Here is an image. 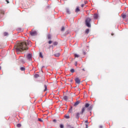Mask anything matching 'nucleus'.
Instances as JSON below:
<instances>
[{
    "instance_id": "f257e3e1",
    "label": "nucleus",
    "mask_w": 128,
    "mask_h": 128,
    "mask_svg": "<svg viewBox=\"0 0 128 128\" xmlns=\"http://www.w3.org/2000/svg\"><path fill=\"white\" fill-rule=\"evenodd\" d=\"M30 44V41L28 40H26L24 42H19L16 46H14V48L16 52H22V50H26L28 49V46Z\"/></svg>"
},
{
    "instance_id": "f03ea898",
    "label": "nucleus",
    "mask_w": 128,
    "mask_h": 128,
    "mask_svg": "<svg viewBox=\"0 0 128 128\" xmlns=\"http://www.w3.org/2000/svg\"><path fill=\"white\" fill-rule=\"evenodd\" d=\"M91 20H92L90 19V18H87L86 20V26H88V28H90L91 26V25H90Z\"/></svg>"
},
{
    "instance_id": "7ed1b4c3",
    "label": "nucleus",
    "mask_w": 128,
    "mask_h": 128,
    "mask_svg": "<svg viewBox=\"0 0 128 128\" xmlns=\"http://www.w3.org/2000/svg\"><path fill=\"white\" fill-rule=\"evenodd\" d=\"M26 58L28 60H32V54H28L26 56Z\"/></svg>"
},
{
    "instance_id": "20e7f679",
    "label": "nucleus",
    "mask_w": 128,
    "mask_h": 128,
    "mask_svg": "<svg viewBox=\"0 0 128 128\" xmlns=\"http://www.w3.org/2000/svg\"><path fill=\"white\" fill-rule=\"evenodd\" d=\"M85 110H86V108H84V107L82 108L81 112H80V114L83 115L84 112Z\"/></svg>"
},
{
    "instance_id": "39448f33",
    "label": "nucleus",
    "mask_w": 128,
    "mask_h": 128,
    "mask_svg": "<svg viewBox=\"0 0 128 128\" xmlns=\"http://www.w3.org/2000/svg\"><path fill=\"white\" fill-rule=\"evenodd\" d=\"M30 34L32 36H36V34H38V33L36 32V31H33L30 32Z\"/></svg>"
},
{
    "instance_id": "423d86ee",
    "label": "nucleus",
    "mask_w": 128,
    "mask_h": 128,
    "mask_svg": "<svg viewBox=\"0 0 128 128\" xmlns=\"http://www.w3.org/2000/svg\"><path fill=\"white\" fill-rule=\"evenodd\" d=\"M75 82L76 84H80V78H76L75 79Z\"/></svg>"
},
{
    "instance_id": "0eeeda50",
    "label": "nucleus",
    "mask_w": 128,
    "mask_h": 128,
    "mask_svg": "<svg viewBox=\"0 0 128 128\" xmlns=\"http://www.w3.org/2000/svg\"><path fill=\"white\" fill-rule=\"evenodd\" d=\"M80 113L77 112L76 114V118H77L78 120V118H80Z\"/></svg>"
},
{
    "instance_id": "6e6552de",
    "label": "nucleus",
    "mask_w": 128,
    "mask_h": 128,
    "mask_svg": "<svg viewBox=\"0 0 128 128\" xmlns=\"http://www.w3.org/2000/svg\"><path fill=\"white\" fill-rule=\"evenodd\" d=\"M80 101L76 102L74 104V106H78V104H80Z\"/></svg>"
},
{
    "instance_id": "1a4fd4ad",
    "label": "nucleus",
    "mask_w": 128,
    "mask_h": 128,
    "mask_svg": "<svg viewBox=\"0 0 128 128\" xmlns=\"http://www.w3.org/2000/svg\"><path fill=\"white\" fill-rule=\"evenodd\" d=\"M63 99L64 100H68V96H64Z\"/></svg>"
},
{
    "instance_id": "9d476101",
    "label": "nucleus",
    "mask_w": 128,
    "mask_h": 128,
    "mask_svg": "<svg viewBox=\"0 0 128 128\" xmlns=\"http://www.w3.org/2000/svg\"><path fill=\"white\" fill-rule=\"evenodd\" d=\"M98 14H94V18L96 20V19H98Z\"/></svg>"
},
{
    "instance_id": "9b49d317",
    "label": "nucleus",
    "mask_w": 128,
    "mask_h": 128,
    "mask_svg": "<svg viewBox=\"0 0 128 128\" xmlns=\"http://www.w3.org/2000/svg\"><path fill=\"white\" fill-rule=\"evenodd\" d=\"M19 60H20V61L21 62H24V59H23L22 57H20V58H19Z\"/></svg>"
},
{
    "instance_id": "f8f14e48",
    "label": "nucleus",
    "mask_w": 128,
    "mask_h": 128,
    "mask_svg": "<svg viewBox=\"0 0 128 128\" xmlns=\"http://www.w3.org/2000/svg\"><path fill=\"white\" fill-rule=\"evenodd\" d=\"M66 12L67 14H70V9L66 8Z\"/></svg>"
},
{
    "instance_id": "ddd939ff",
    "label": "nucleus",
    "mask_w": 128,
    "mask_h": 128,
    "mask_svg": "<svg viewBox=\"0 0 128 128\" xmlns=\"http://www.w3.org/2000/svg\"><path fill=\"white\" fill-rule=\"evenodd\" d=\"M39 56H40V58H44V56H42V52H40Z\"/></svg>"
},
{
    "instance_id": "4468645a",
    "label": "nucleus",
    "mask_w": 128,
    "mask_h": 128,
    "mask_svg": "<svg viewBox=\"0 0 128 128\" xmlns=\"http://www.w3.org/2000/svg\"><path fill=\"white\" fill-rule=\"evenodd\" d=\"M54 56H55L56 58H58V56H60V53H57V54H55Z\"/></svg>"
},
{
    "instance_id": "2eb2a0df",
    "label": "nucleus",
    "mask_w": 128,
    "mask_h": 128,
    "mask_svg": "<svg viewBox=\"0 0 128 128\" xmlns=\"http://www.w3.org/2000/svg\"><path fill=\"white\" fill-rule=\"evenodd\" d=\"M90 106V104L88 103H86L85 104V107L84 108H88Z\"/></svg>"
},
{
    "instance_id": "dca6fc26",
    "label": "nucleus",
    "mask_w": 128,
    "mask_h": 128,
    "mask_svg": "<svg viewBox=\"0 0 128 128\" xmlns=\"http://www.w3.org/2000/svg\"><path fill=\"white\" fill-rule=\"evenodd\" d=\"M64 118H67L68 120V118H70V115H65L64 116Z\"/></svg>"
},
{
    "instance_id": "f3484780",
    "label": "nucleus",
    "mask_w": 128,
    "mask_h": 128,
    "mask_svg": "<svg viewBox=\"0 0 128 128\" xmlns=\"http://www.w3.org/2000/svg\"><path fill=\"white\" fill-rule=\"evenodd\" d=\"M4 36H8V33L7 32H4Z\"/></svg>"
},
{
    "instance_id": "a211bd4d",
    "label": "nucleus",
    "mask_w": 128,
    "mask_h": 128,
    "mask_svg": "<svg viewBox=\"0 0 128 128\" xmlns=\"http://www.w3.org/2000/svg\"><path fill=\"white\" fill-rule=\"evenodd\" d=\"M80 12V8H77L76 9V12Z\"/></svg>"
},
{
    "instance_id": "6ab92c4d",
    "label": "nucleus",
    "mask_w": 128,
    "mask_h": 128,
    "mask_svg": "<svg viewBox=\"0 0 128 128\" xmlns=\"http://www.w3.org/2000/svg\"><path fill=\"white\" fill-rule=\"evenodd\" d=\"M86 34H88L90 32V29H86L85 31Z\"/></svg>"
},
{
    "instance_id": "aec40b11",
    "label": "nucleus",
    "mask_w": 128,
    "mask_h": 128,
    "mask_svg": "<svg viewBox=\"0 0 128 128\" xmlns=\"http://www.w3.org/2000/svg\"><path fill=\"white\" fill-rule=\"evenodd\" d=\"M48 40H50L52 38V36H50V34H48Z\"/></svg>"
},
{
    "instance_id": "412c9836",
    "label": "nucleus",
    "mask_w": 128,
    "mask_h": 128,
    "mask_svg": "<svg viewBox=\"0 0 128 128\" xmlns=\"http://www.w3.org/2000/svg\"><path fill=\"white\" fill-rule=\"evenodd\" d=\"M44 86L45 88L44 92H46V90H48V87L46 86V85H44Z\"/></svg>"
},
{
    "instance_id": "4be33fe9",
    "label": "nucleus",
    "mask_w": 128,
    "mask_h": 128,
    "mask_svg": "<svg viewBox=\"0 0 128 128\" xmlns=\"http://www.w3.org/2000/svg\"><path fill=\"white\" fill-rule=\"evenodd\" d=\"M92 109V106H90L88 108V110H91Z\"/></svg>"
},
{
    "instance_id": "5701e85b",
    "label": "nucleus",
    "mask_w": 128,
    "mask_h": 128,
    "mask_svg": "<svg viewBox=\"0 0 128 128\" xmlns=\"http://www.w3.org/2000/svg\"><path fill=\"white\" fill-rule=\"evenodd\" d=\"M75 58H80V55L78 54H74Z\"/></svg>"
},
{
    "instance_id": "b1692460",
    "label": "nucleus",
    "mask_w": 128,
    "mask_h": 128,
    "mask_svg": "<svg viewBox=\"0 0 128 128\" xmlns=\"http://www.w3.org/2000/svg\"><path fill=\"white\" fill-rule=\"evenodd\" d=\"M20 70H26V68H25L24 67H21V68H20Z\"/></svg>"
},
{
    "instance_id": "393cba45",
    "label": "nucleus",
    "mask_w": 128,
    "mask_h": 128,
    "mask_svg": "<svg viewBox=\"0 0 128 128\" xmlns=\"http://www.w3.org/2000/svg\"><path fill=\"white\" fill-rule=\"evenodd\" d=\"M70 72H74V69L72 68L70 70Z\"/></svg>"
},
{
    "instance_id": "a878e982",
    "label": "nucleus",
    "mask_w": 128,
    "mask_h": 128,
    "mask_svg": "<svg viewBox=\"0 0 128 128\" xmlns=\"http://www.w3.org/2000/svg\"><path fill=\"white\" fill-rule=\"evenodd\" d=\"M40 77V75L38 74H36L34 75V78H39Z\"/></svg>"
},
{
    "instance_id": "bb28decb",
    "label": "nucleus",
    "mask_w": 128,
    "mask_h": 128,
    "mask_svg": "<svg viewBox=\"0 0 128 128\" xmlns=\"http://www.w3.org/2000/svg\"><path fill=\"white\" fill-rule=\"evenodd\" d=\"M17 126L18 128H20V126H22V124H17Z\"/></svg>"
},
{
    "instance_id": "cd10ccee",
    "label": "nucleus",
    "mask_w": 128,
    "mask_h": 128,
    "mask_svg": "<svg viewBox=\"0 0 128 128\" xmlns=\"http://www.w3.org/2000/svg\"><path fill=\"white\" fill-rule=\"evenodd\" d=\"M122 18H126V14H124L122 15Z\"/></svg>"
},
{
    "instance_id": "c85d7f7f",
    "label": "nucleus",
    "mask_w": 128,
    "mask_h": 128,
    "mask_svg": "<svg viewBox=\"0 0 128 128\" xmlns=\"http://www.w3.org/2000/svg\"><path fill=\"white\" fill-rule=\"evenodd\" d=\"M18 32H22V28H18Z\"/></svg>"
},
{
    "instance_id": "c756f323",
    "label": "nucleus",
    "mask_w": 128,
    "mask_h": 128,
    "mask_svg": "<svg viewBox=\"0 0 128 128\" xmlns=\"http://www.w3.org/2000/svg\"><path fill=\"white\" fill-rule=\"evenodd\" d=\"M61 30H62V32H64V27L62 26V28Z\"/></svg>"
},
{
    "instance_id": "7c9ffc66",
    "label": "nucleus",
    "mask_w": 128,
    "mask_h": 128,
    "mask_svg": "<svg viewBox=\"0 0 128 128\" xmlns=\"http://www.w3.org/2000/svg\"><path fill=\"white\" fill-rule=\"evenodd\" d=\"M60 128H64V124H60Z\"/></svg>"
},
{
    "instance_id": "2f4dec72",
    "label": "nucleus",
    "mask_w": 128,
    "mask_h": 128,
    "mask_svg": "<svg viewBox=\"0 0 128 128\" xmlns=\"http://www.w3.org/2000/svg\"><path fill=\"white\" fill-rule=\"evenodd\" d=\"M68 128H74L73 126H70V125H68Z\"/></svg>"
},
{
    "instance_id": "473e14b6",
    "label": "nucleus",
    "mask_w": 128,
    "mask_h": 128,
    "mask_svg": "<svg viewBox=\"0 0 128 128\" xmlns=\"http://www.w3.org/2000/svg\"><path fill=\"white\" fill-rule=\"evenodd\" d=\"M54 46H58V43H57V42H54Z\"/></svg>"
},
{
    "instance_id": "72a5a7b5",
    "label": "nucleus",
    "mask_w": 128,
    "mask_h": 128,
    "mask_svg": "<svg viewBox=\"0 0 128 128\" xmlns=\"http://www.w3.org/2000/svg\"><path fill=\"white\" fill-rule=\"evenodd\" d=\"M52 42V40H50V41L48 42L49 44H50Z\"/></svg>"
},
{
    "instance_id": "f704fd0d",
    "label": "nucleus",
    "mask_w": 128,
    "mask_h": 128,
    "mask_svg": "<svg viewBox=\"0 0 128 128\" xmlns=\"http://www.w3.org/2000/svg\"><path fill=\"white\" fill-rule=\"evenodd\" d=\"M1 14H4V11H2V12H1Z\"/></svg>"
},
{
    "instance_id": "c9c22d12",
    "label": "nucleus",
    "mask_w": 128,
    "mask_h": 128,
    "mask_svg": "<svg viewBox=\"0 0 128 128\" xmlns=\"http://www.w3.org/2000/svg\"><path fill=\"white\" fill-rule=\"evenodd\" d=\"M84 4H82L81 5L82 8H84Z\"/></svg>"
},
{
    "instance_id": "e433bc0d",
    "label": "nucleus",
    "mask_w": 128,
    "mask_h": 128,
    "mask_svg": "<svg viewBox=\"0 0 128 128\" xmlns=\"http://www.w3.org/2000/svg\"><path fill=\"white\" fill-rule=\"evenodd\" d=\"M39 122H42V120L40 118H38Z\"/></svg>"
},
{
    "instance_id": "4c0bfd02",
    "label": "nucleus",
    "mask_w": 128,
    "mask_h": 128,
    "mask_svg": "<svg viewBox=\"0 0 128 128\" xmlns=\"http://www.w3.org/2000/svg\"><path fill=\"white\" fill-rule=\"evenodd\" d=\"M77 64H78V62H75V66H76Z\"/></svg>"
},
{
    "instance_id": "58836bf2",
    "label": "nucleus",
    "mask_w": 128,
    "mask_h": 128,
    "mask_svg": "<svg viewBox=\"0 0 128 128\" xmlns=\"http://www.w3.org/2000/svg\"><path fill=\"white\" fill-rule=\"evenodd\" d=\"M88 4V2L87 1H84V4Z\"/></svg>"
},
{
    "instance_id": "ea45409f",
    "label": "nucleus",
    "mask_w": 128,
    "mask_h": 128,
    "mask_svg": "<svg viewBox=\"0 0 128 128\" xmlns=\"http://www.w3.org/2000/svg\"><path fill=\"white\" fill-rule=\"evenodd\" d=\"M6 2H7V4H10V2H9L8 0H6Z\"/></svg>"
},
{
    "instance_id": "a19ab883",
    "label": "nucleus",
    "mask_w": 128,
    "mask_h": 128,
    "mask_svg": "<svg viewBox=\"0 0 128 128\" xmlns=\"http://www.w3.org/2000/svg\"><path fill=\"white\" fill-rule=\"evenodd\" d=\"M53 122H56V120H53Z\"/></svg>"
},
{
    "instance_id": "79ce46f5",
    "label": "nucleus",
    "mask_w": 128,
    "mask_h": 128,
    "mask_svg": "<svg viewBox=\"0 0 128 128\" xmlns=\"http://www.w3.org/2000/svg\"><path fill=\"white\" fill-rule=\"evenodd\" d=\"M88 124H86V128H88Z\"/></svg>"
},
{
    "instance_id": "37998d69",
    "label": "nucleus",
    "mask_w": 128,
    "mask_h": 128,
    "mask_svg": "<svg viewBox=\"0 0 128 128\" xmlns=\"http://www.w3.org/2000/svg\"><path fill=\"white\" fill-rule=\"evenodd\" d=\"M82 70H84V72L86 70L84 68L82 69Z\"/></svg>"
},
{
    "instance_id": "c03bdc74",
    "label": "nucleus",
    "mask_w": 128,
    "mask_h": 128,
    "mask_svg": "<svg viewBox=\"0 0 128 128\" xmlns=\"http://www.w3.org/2000/svg\"><path fill=\"white\" fill-rule=\"evenodd\" d=\"M100 128H102V126H100Z\"/></svg>"
},
{
    "instance_id": "a18cd8bd",
    "label": "nucleus",
    "mask_w": 128,
    "mask_h": 128,
    "mask_svg": "<svg viewBox=\"0 0 128 128\" xmlns=\"http://www.w3.org/2000/svg\"><path fill=\"white\" fill-rule=\"evenodd\" d=\"M85 122L88 123V120H86Z\"/></svg>"
},
{
    "instance_id": "49530a36",
    "label": "nucleus",
    "mask_w": 128,
    "mask_h": 128,
    "mask_svg": "<svg viewBox=\"0 0 128 128\" xmlns=\"http://www.w3.org/2000/svg\"><path fill=\"white\" fill-rule=\"evenodd\" d=\"M0 70H2V67L0 66Z\"/></svg>"
},
{
    "instance_id": "de8ad7c7",
    "label": "nucleus",
    "mask_w": 128,
    "mask_h": 128,
    "mask_svg": "<svg viewBox=\"0 0 128 128\" xmlns=\"http://www.w3.org/2000/svg\"><path fill=\"white\" fill-rule=\"evenodd\" d=\"M112 36H114V34L112 33Z\"/></svg>"
},
{
    "instance_id": "09e8293b",
    "label": "nucleus",
    "mask_w": 128,
    "mask_h": 128,
    "mask_svg": "<svg viewBox=\"0 0 128 128\" xmlns=\"http://www.w3.org/2000/svg\"><path fill=\"white\" fill-rule=\"evenodd\" d=\"M70 82H72V80H71Z\"/></svg>"
}]
</instances>
